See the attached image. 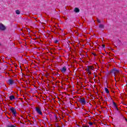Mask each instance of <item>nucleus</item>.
<instances>
[{
  "instance_id": "nucleus-11",
  "label": "nucleus",
  "mask_w": 127,
  "mask_h": 127,
  "mask_svg": "<svg viewBox=\"0 0 127 127\" xmlns=\"http://www.w3.org/2000/svg\"><path fill=\"white\" fill-rule=\"evenodd\" d=\"M9 99L10 100V101H12V100H14V99H15V97H14V96L13 95H11L10 96H9Z\"/></svg>"
},
{
  "instance_id": "nucleus-24",
  "label": "nucleus",
  "mask_w": 127,
  "mask_h": 127,
  "mask_svg": "<svg viewBox=\"0 0 127 127\" xmlns=\"http://www.w3.org/2000/svg\"><path fill=\"white\" fill-rule=\"evenodd\" d=\"M125 121H126V122H127V119H125Z\"/></svg>"
},
{
  "instance_id": "nucleus-10",
  "label": "nucleus",
  "mask_w": 127,
  "mask_h": 127,
  "mask_svg": "<svg viewBox=\"0 0 127 127\" xmlns=\"http://www.w3.org/2000/svg\"><path fill=\"white\" fill-rule=\"evenodd\" d=\"M86 67L88 68L90 71H93V70H94V67L92 66H88Z\"/></svg>"
},
{
  "instance_id": "nucleus-17",
  "label": "nucleus",
  "mask_w": 127,
  "mask_h": 127,
  "mask_svg": "<svg viewBox=\"0 0 127 127\" xmlns=\"http://www.w3.org/2000/svg\"><path fill=\"white\" fill-rule=\"evenodd\" d=\"M97 22H98V23H101V20H100L99 19H97Z\"/></svg>"
},
{
  "instance_id": "nucleus-7",
  "label": "nucleus",
  "mask_w": 127,
  "mask_h": 127,
  "mask_svg": "<svg viewBox=\"0 0 127 127\" xmlns=\"http://www.w3.org/2000/svg\"><path fill=\"white\" fill-rule=\"evenodd\" d=\"M119 72L120 71H119V70H118L117 68H114L112 71V73H114V74H118V73H119Z\"/></svg>"
},
{
  "instance_id": "nucleus-1",
  "label": "nucleus",
  "mask_w": 127,
  "mask_h": 127,
  "mask_svg": "<svg viewBox=\"0 0 127 127\" xmlns=\"http://www.w3.org/2000/svg\"><path fill=\"white\" fill-rule=\"evenodd\" d=\"M78 102L81 104V105H83V106H84V105H86V98L82 97L79 98Z\"/></svg>"
},
{
  "instance_id": "nucleus-3",
  "label": "nucleus",
  "mask_w": 127,
  "mask_h": 127,
  "mask_svg": "<svg viewBox=\"0 0 127 127\" xmlns=\"http://www.w3.org/2000/svg\"><path fill=\"white\" fill-rule=\"evenodd\" d=\"M35 111L37 113L38 115L42 116V111H41V109L39 107H36Z\"/></svg>"
},
{
  "instance_id": "nucleus-9",
  "label": "nucleus",
  "mask_w": 127,
  "mask_h": 127,
  "mask_svg": "<svg viewBox=\"0 0 127 127\" xmlns=\"http://www.w3.org/2000/svg\"><path fill=\"white\" fill-rule=\"evenodd\" d=\"M73 11H74L75 12H76V13L80 12V9L78 7H75Z\"/></svg>"
},
{
  "instance_id": "nucleus-16",
  "label": "nucleus",
  "mask_w": 127,
  "mask_h": 127,
  "mask_svg": "<svg viewBox=\"0 0 127 127\" xmlns=\"http://www.w3.org/2000/svg\"><path fill=\"white\" fill-rule=\"evenodd\" d=\"M88 124H89V126H93V123H92V122H89Z\"/></svg>"
},
{
  "instance_id": "nucleus-4",
  "label": "nucleus",
  "mask_w": 127,
  "mask_h": 127,
  "mask_svg": "<svg viewBox=\"0 0 127 127\" xmlns=\"http://www.w3.org/2000/svg\"><path fill=\"white\" fill-rule=\"evenodd\" d=\"M5 26L1 23H0V30L2 31H4L5 30Z\"/></svg>"
},
{
  "instance_id": "nucleus-25",
  "label": "nucleus",
  "mask_w": 127,
  "mask_h": 127,
  "mask_svg": "<svg viewBox=\"0 0 127 127\" xmlns=\"http://www.w3.org/2000/svg\"><path fill=\"white\" fill-rule=\"evenodd\" d=\"M84 127H89V126H85Z\"/></svg>"
},
{
  "instance_id": "nucleus-20",
  "label": "nucleus",
  "mask_w": 127,
  "mask_h": 127,
  "mask_svg": "<svg viewBox=\"0 0 127 127\" xmlns=\"http://www.w3.org/2000/svg\"><path fill=\"white\" fill-rule=\"evenodd\" d=\"M102 47H103V48H105V45H102Z\"/></svg>"
},
{
  "instance_id": "nucleus-13",
  "label": "nucleus",
  "mask_w": 127,
  "mask_h": 127,
  "mask_svg": "<svg viewBox=\"0 0 127 127\" xmlns=\"http://www.w3.org/2000/svg\"><path fill=\"white\" fill-rule=\"evenodd\" d=\"M113 106L114 108L117 109V110H118V107H117V104H116V102H113Z\"/></svg>"
},
{
  "instance_id": "nucleus-14",
  "label": "nucleus",
  "mask_w": 127,
  "mask_h": 127,
  "mask_svg": "<svg viewBox=\"0 0 127 127\" xmlns=\"http://www.w3.org/2000/svg\"><path fill=\"white\" fill-rule=\"evenodd\" d=\"M15 13L16 14H20V11H19V10H16Z\"/></svg>"
},
{
  "instance_id": "nucleus-18",
  "label": "nucleus",
  "mask_w": 127,
  "mask_h": 127,
  "mask_svg": "<svg viewBox=\"0 0 127 127\" xmlns=\"http://www.w3.org/2000/svg\"><path fill=\"white\" fill-rule=\"evenodd\" d=\"M26 23H28V20H25L24 21Z\"/></svg>"
},
{
  "instance_id": "nucleus-15",
  "label": "nucleus",
  "mask_w": 127,
  "mask_h": 127,
  "mask_svg": "<svg viewBox=\"0 0 127 127\" xmlns=\"http://www.w3.org/2000/svg\"><path fill=\"white\" fill-rule=\"evenodd\" d=\"M99 27L100 28H104V27H105V26L103 24H100Z\"/></svg>"
},
{
  "instance_id": "nucleus-21",
  "label": "nucleus",
  "mask_w": 127,
  "mask_h": 127,
  "mask_svg": "<svg viewBox=\"0 0 127 127\" xmlns=\"http://www.w3.org/2000/svg\"><path fill=\"white\" fill-rule=\"evenodd\" d=\"M8 127H15L11 125V126H9Z\"/></svg>"
},
{
  "instance_id": "nucleus-8",
  "label": "nucleus",
  "mask_w": 127,
  "mask_h": 127,
  "mask_svg": "<svg viewBox=\"0 0 127 127\" xmlns=\"http://www.w3.org/2000/svg\"><path fill=\"white\" fill-rule=\"evenodd\" d=\"M85 70L86 71V72H87L88 75H91L92 74V72H91L90 70L89 69V68L86 67V68L85 69Z\"/></svg>"
},
{
  "instance_id": "nucleus-26",
  "label": "nucleus",
  "mask_w": 127,
  "mask_h": 127,
  "mask_svg": "<svg viewBox=\"0 0 127 127\" xmlns=\"http://www.w3.org/2000/svg\"><path fill=\"white\" fill-rule=\"evenodd\" d=\"M45 119H47V118H46V117H45Z\"/></svg>"
},
{
  "instance_id": "nucleus-5",
  "label": "nucleus",
  "mask_w": 127,
  "mask_h": 127,
  "mask_svg": "<svg viewBox=\"0 0 127 127\" xmlns=\"http://www.w3.org/2000/svg\"><path fill=\"white\" fill-rule=\"evenodd\" d=\"M8 84H9V85H13V84H14V80L11 79H8Z\"/></svg>"
},
{
  "instance_id": "nucleus-12",
  "label": "nucleus",
  "mask_w": 127,
  "mask_h": 127,
  "mask_svg": "<svg viewBox=\"0 0 127 127\" xmlns=\"http://www.w3.org/2000/svg\"><path fill=\"white\" fill-rule=\"evenodd\" d=\"M105 91L106 93H107V94H109V93H110L109 89L108 88H107V87L105 88Z\"/></svg>"
},
{
  "instance_id": "nucleus-19",
  "label": "nucleus",
  "mask_w": 127,
  "mask_h": 127,
  "mask_svg": "<svg viewBox=\"0 0 127 127\" xmlns=\"http://www.w3.org/2000/svg\"><path fill=\"white\" fill-rule=\"evenodd\" d=\"M55 43H58V40H56L55 41Z\"/></svg>"
},
{
  "instance_id": "nucleus-2",
  "label": "nucleus",
  "mask_w": 127,
  "mask_h": 127,
  "mask_svg": "<svg viewBox=\"0 0 127 127\" xmlns=\"http://www.w3.org/2000/svg\"><path fill=\"white\" fill-rule=\"evenodd\" d=\"M10 111L12 113V115H13L14 117H16V109L13 107H11L10 108Z\"/></svg>"
},
{
  "instance_id": "nucleus-23",
  "label": "nucleus",
  "mask_w": 127,
  "mask_h": 127,
  "mask_svg": "<svg viewBox=\"0 0 127 127\" xmlns=\"http://www.w3.org/2000/svg\"><path fill=\"white\" fill-rule=\"evenodd\" d=\"M34 122H36V120L35 119H34Z\"/></svg>"
},
{
  "instance_id": "nucleus-6",
  "label": "nucleus",
  "mask_w": 127,
  "mask_h": 127,
  "mask_svg": "<svg viewBox=\"0 0 127 127\" xmlns=\"http://www.w3.org/2000/svg\"><path fill=\"white\" fill-rule=\"evenodd\" d=\"M61 71L62 73H65L66 71H67V68L64 66L61 69Z\"/></svg>"
},
{
  "instance_id": "nucleus-22",
  "label": "nucleus",
  "mask_w": 127,
  "mask_h": 127,
  "mask_svg": "<svg viewBox=\"0 0 127 127\" xmlns=\"http://www.w3.org/2000/svg\"><path fill=\"white\" fill-rule=\"evenodd\" d=\"M55 118H56V120H57V116H56V115H55Z\"/></svg>"
}]
</instances>
